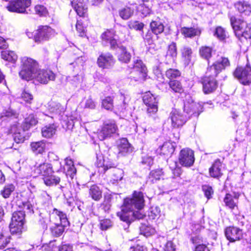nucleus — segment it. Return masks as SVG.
I'll return each instance as SVG.
<instances>
[{
	"label": "nucleus",
	"instance_id": "2",
	"mask_svg": "<svg viewBox=\"0 0 251 251\" xmlns=\"http://www.w3.org/2000/svg\"><path fill=\"white\" fill-rule=\"evenodd\" d=\"M23 67L19 75L27 81L34 79L41 83L47 84L50 80H54L55 74L50 70L38 69L37 62L30 58L25 57L22 59Z\"/></svg>",
	"mask_w": 251,
	"mask_h": 251
},
{
	"label": "nucleus",
	"instance_id": "54",
	"mask_svg": "<svg viewBox=\"0 0 251 251\" xmlns=\"http://www.w3.org/2000/svg\"><path fill=\"white\" fill-rule=\"evenodd\" d=\"M214 35L216 36L220 40H224L226 37V31L222 27H217L216 28Z\"/></svg>",
	"mask_w": 251,
	"mask_h": 251
},
{
	"label": "nucleus",
	"instance_id": "9",
	"mask_svg": "<svg viewBox=\"0 0 251 251\" xmlns=\"http://www.w3.org/2000/svg\"><path fill=\"white\" fill-rule=\"evenodd\" d=\"M179 162L184 167H191L195 161L194 151L189 149L185 148L181 150L179 155Z\"/></svg>",
	"mask_w": 251,
	"mask_h": 251
},
{
	"label": "nucleus",
	"instance_id": "51",
	"mask_svg": "<svg viewBox=\"0 0 251 251\" xmlns=\"http://www.w3.org/2000/svg\"><path fill=\"white\" fill-rule=\"evenodd\" d=\"M24 209L27 210V212L32 214L34 213L33 205L34 201L32 199H29L26 201L23 202Z\"/></svg>",
	"mask_w": 251,
	"mask_h": 251
},
{
	"label": "nucleus",
	"instance_id": "27",
	"mask_svg": "<svg viewBox=\"0 0 251 251\" xmlns=\"http://www.w3.org/2000/svg\"><path fill=\"white\" fill-rule=\"evenodd\" d=\"M163 175V172L162 169L152 170L148 176L147 181L151 183H154L160 180Z\"/></svg>",
	"mask_w": 251,
	"mask_h": 251
},
{
	"label": "nucleus",
	"instance_id": "52",
	"mask_svg": "<svg viewBox=\"0 0 251 251\" xmlns=\"http://www.w3.org/2000/svg\"><path fill=\"white\" fill-rule=\"evenodd\" d=\"M11 238L9 236H4L0 234V249L5 248L10 243Z\"/></svg>",
	"mask_w": 251,
	"mask_h": 251
},
{
	"label": "nucleus",
	"instance_id": "15",
	"mask_svg": "<svg viewBox=\"0 0 251 251\" xmlns=\"http://www.w3.org/2000/svg\"><path fill=\"white\" fill-rule=\"evenodd\" d=\"M239 197L238 194H235L234 196L230 194H226L224 199L226 206L231 210L237 207Z\"/></svg>",
	"mask_w": 251,
	"mask_h": 251
},
{
	"label": "nucleus",
	"instance_id": "21",
	"mask_svg": "<svg viewBox=\"0 0 251 251\" xmlns=\"http://www.w3.org/2000/svg\"><path fill=\"white\" fill-rule=\"evenodd\" d=\"M222 163L219 160H216L209 169V174L211 176L218 178L222 175L221 172Z\"/></svg>",
	"mask_w": 251,
	"mask_h": 251
},
{
	"label": "nucleus",
	"instance_id": "1",
	"mask_svg": "<svg viewBox=\"0 0 251 251\" xmlns=\"http://www.w3.org/2000/svg\"><path fill=\"white\" fill-rule=\"evenodd\" d=\"M145 205L143 193L135 191L131 198L124 200L121 207V210L117 212V216L120 219L129 225L135 219H142L144 215L139 211Z\"/></svg>",
	"mask_w": 251,
	"mask_h": 251
},
{
	"label": "nucleus",
	"instance_id": "23",
	"mask_svg": "<svg viewBox=\"0 0 251 251\" xmlns=\"http://www.w3.org/2000/svg\"><path fill=\"white\" fill-rule=\"evenodd\" d=\"M117 53L118 60L121 62L127 63L131 59L130 53L127 51L126 48L124 46H121L119 47Z\"/></svg>",
	"mask_w": 251,
	"mask_h": 251
},
{
	"label": "nucleus",
	"instance_id": "43",
	"mask_svg": "<svg viewBox=\"0 0 251 251\" xmlns=\"http://www.w3.org/2000/svg\"><path fill=\"white\" fill-rule=\"evenodd\" d=\"M170 88L175 92L181 93L183 92V88L181 83L177 80H170Z\"/></svg>",
	"mask_w": 251,
	"mask_h": 251
},
{
	"label": "nucleus",
	"instance_id": "57",
	"mask_svg": "<svg viewBox=\"0 0 251 251\" xmlns=\"http://www.w3.org/2000/svg\"><path fill=\"white\" fill-rule=\"evenodd\" d=\"M128 26L131 29L141 30L143 28L144 25L143 23H140L138 21H133L129 23Z\"/></svg>",
	"mask_w": 251,
	"mask_h": 251
},
{
	"label": "nucleus",
	"instance_id": "50",
	"mask_svg": "<svg viewBox=\"0 0 251 251\" xmlns=\"http://www.w3.org/2000/svg\"><path fill=\"white\" fill-rule=\"evenodd\" d=\"M170 168L172 171V173L174 176L179 177L181 174V169L180 167L178 166L177 163L176 161H173L170 164Z\"/></svg>",
	"mask_w": 251,
	"mask_h": 251
},
{
	"label": "nucleus",
	"instance_id": "5",
	"mask_svg": "<svg viewBox=\"0 0 251 251\" xmlns=\"http://www.w3.org/2000/svg\"><path fill=\"white\" fill-rule=\"evenodd\" d=\"M231 25L235 36L241 42L251 38V24L232 16L230 19Z\"/></svg>",
	"mask_w": 251,
	"mask_h": 251
},
{
	"label": "nucleus",
	"instance_id": "24",
	"mask_svg": "<svg viewBox=\"0 0 251 251\" xmlns=\"http://www.w3.org/2000/svg\"><path fill=\"white\" fill-rule=\"evenodd\" d=\"M180 32L185 37L188 38L199 36L201 33V31L199 28L194 27H183L181 28Z\"/></svg>",
	"mask_w": 251,
	"mask_h": 251
},
{
	"label": "nucleus",
	"instance_id": "20",
	"mask_svg": "<svg viewBox=\"0 0 251 251\" xmlns=\"http://www.w3.org/2000/svg\"><path fill=\"white\" fill-rule=\"evenodd\" d=\"M235 8L241 13L249 15L251 13V7L246 1H239L234 4Z\"/></svg>",
	"mask_w": 251,
	"mask_h": 251
},
{
	"label": "nucleus",
	"instance_id": "55",
	"mask_svg": "<svg viewBox=\"0 0 251 251\" xmlns=\"http://www.w3.org/2000/svg\"><path fill=\"white\" fill-rule=\"evenodd\" d=\"M111 197L110 196H105L103 203L101 204L102 209L105 212H108L111 207Z\"/></svg>",
	"mask_w": 251,
	"mask_h": 251
},
{
	"label": "nucleus",
	"instance_id": "60",
	"mask_svg": "<svg viewBox=\"0 0 251 251\" xmlns=\"http://www.w3.org/2000/svg\"><path fill=\"white\" fill-rule=\"evenodd\" d=\"M202 190L204 193L205 197L208 199L211 198V195L213 193L212 187L209 185H203L202 186Z\"/></svg>",
	"mask_w": 251,
	"mask_h": 251
},
{
	"label": "nucleus",
	"instance_id": "49",
	"mask_svg": "<svg viewBox=\"0 0 251 251\" xmlns=\"http://www.w3.org/2000/svg\"><path fill=\"white\" fill-rule=\"evenodd\" d=\"M212 49L209 47H202L200 49V54L201 56L208 60L211 56Z\"/></svg>",
	"mask_w": 251,
	"mask_h": 251
},
{
	"label": "nucleus",
	"instance_id": "4",
	"mask_svg": "<svg viewBox=\"0 0 251 251\" xmlns=\"http://www.w3.org/2000/svg\"><path fill=\"white\" fill-rule=\"evenodd\" d=\"M229 65L227 58L221 57L212 65L207 68L206 75L201 79L202 90L205 94H209L215 91L218 87V82L215 77L226 67Z\"/></svg>",
	"mask_w": 251,
	"mask_h": 251
},
{
	"label": "nucleus",
	"instance_id": "17",
	"mask_svg": "<svg viewBox=\"0 0 251 251\" xmlns=\"http://www.w3.org/2000/svg\"><path fill=\"white\" fill-rule=\"evenodd\" d=\"M126 98L122 94L120 96V101L116 103L114 106L113 110L116 113H125L126 111L128 106V103L126 101Z\"/></svg>",
	"mask_w": 251,
	"mask_h": 251
},
{
	"label": "nucleus",
	"instance_id": "56",
	"mask_svg": "<svg viewBox=\"0 0 251 251\" xmlns=\"http://www.w3.org/2000/svg\"><path fill=\"white\" fill-rule=\"evenodd\" d=\"M34 9L36 13L40 16H45L48 13L47 8L43 5H37L35 6Z\"/></svg>",
	"mask_w": 251,
	"mask_h": 251
},
{
	"label": "nucleus",
	"instance_id": "31",
	"mask_svg": "<svg viewBox=\"0 0 251 251\" xmlns=\"http://www.w3.org/2000/svg\"><path fill=\"white\" fill-rule=\"evenodd\" d=\"M181 53L185 63L189 64L191 60L193 51L191 48L189 47L184 46L181 49Z\"/></svg>",
	"mask_w": 251,
	"mask_h": 251
},
{
	"label": "nucleus",
	"instance_id": "26",
	"mask_svg": "<svg viewBox=\"0 0 251 251\" xmlns=\"http://www.w3.org/2000/svg\"><path fill=\"white\" fill-rule=\"evenodd\" d=\"M56 126L54 124H49L42 128V136L47 138L52 137L56 132Z\"/></svg>",
	"mask_w": 251,
	"mask_h": 251
},
{
	"label": "nucleus",
	"instance_id": "62",
	"mask_svg": "<svg viewBox=\"0 0 251 251\" xmlns=\"http://www.w3.org/2000/svg\"><path fill=\"white\" fill-rule=\"evenodd\" d=\"M113 33L110 31H107L101 35V38L103 41L106 42H109L114 38Z\"/></svg>",
	"mask_w": 251,
	"mask_h": 251
},
{
	"label": "nucleus",
	"instance_id": "12",
	"mask_svg": "<svg viewBox=\"0 0 251 251\" xmlns=\"http://www.w3.org/2000/svg\"><path fill=\"white\" fill-rule=\"evenodd\" d=\"M225 235L231 242L240 240L243 238V231L239 228L229 226L225 229Z\"/></svg>",
	"mask_w": 251,
	"mask_h": 251
},
{
	"label": "nucleus",
	"instance_id": "59",
	"mask_svg": "<svg viewBox=\"0 0 251 251\" xmlns=\"http://www.w3.org/2000/svg\"><path fill=\"white\" fill-rule=\"evenodd\" d=\"M112 226V222L109 219H103L100 221V227L101 230H107Z\"/></svg>",
	"mask_w": 251,
	"mask_h": 251
},
{
	"label": "nucleus",
	"instance_id": "42",
	"mask_svg": "<svg viewBox=\"0 0 251 251\" xmlns=\"http://www.w3.org/2000/svg\"><path fill=\"white\" fill-rule=\"evenodd\" d=\"M175 151L173 145L169 142L163 144L161 148V153L164 155H169L172 154Z\"/></svg>",
	"mask_w": 251,
	"mask_h": 251
},
{
	"label": "nucleus",
	"instance_id": "41",
	"mask_svg": "<svg viewBox=\"0 0 251 251\" xmlns=\"http://www.w3.org/2000/svg\"><path fill=\"white\" fill-rule=\"evenodd\" d=\"M102 106L107 110L112 111L114 109L113 99L111 97H106L102 100Z\"/></svg>",
	"mask_w": 251,
	"mask_h": 251
},
{
	"label": "nucleus",
	"instance_id": "39",
	"mask_svg": "<svg viewBox=\"0 0 251 251\" xmlns=\"http://www.w3.org/2000/svg\"><path fill=\"white\" fill-rule=\"evenodd\" d=\"M56 215L58 217L60 222V224L63 225L64 226H66L67 224L68 223V221L66 214L54 208L51 216L53 217Z\"/></svg>",
	"mask_w": 251,
	"mask_h": 251
},
{
	"label": "nucleus",
	"instance_id": "28",
	"mask_svg": "<svg viewBox=\"0 0 251 251\" xmlns=\"http://www.w3.org/2000/svg\"><path fill=\"white\" fill-rule=\"evenodd\" d=\"M134 70H139L140 71L139 72L140 77L143 78L145 75H147V68L141 60L136 59L134 61L132 71Z\"/></svg>",
	"mask_w": 251,
	"mask_h": 251
},
{
	"label": "nucleus",
	"instance_id": "18",
	"mask_svg": "<svg viewBox=\"0 0 251 251\" xmlns=\"http://www.w3.org/2000/svg\"><path fill=\"white\" fill-rule=\"evenodd\" d=\"M35 171L39 174L41 175L44 177L50 174H52V165L48 163H43L40 164L36 169Z\"/></svg>",
	"mask_w": 251,
	"mask_h": 251
},
{
	"label": "nucleus",
	"instance_id": "37",
	"mask_svg": "<svg viewBox=\"0 0 251 251\" xmlns=\"http://www.w3.org/2000/svg\"><path fill=\"white\" fill-rule=\"evenodd\" d=\"M43 179L45 184L49 186L53 185H57L60 181V179L59 177L53 176L52 174L44 176Z\"/></svg>",
	"mask_w": 251,
	"mask_h": 251
},
{
	"label": "nucleus",
	"instance_id": "13",
	"mask_svg": "<svg viewBox=\"0 0 251 251\" xmlns=\"http://www.w3.org/2000/svg\"><path fill=\"white\" fill-rule=\"evenodd\" d=\"M97 62L100 67L109 68L114 65L115 60L110 53H102L98 58Z\"/></svg>",
	"mask_w": 251,
	"mask_h": 251
},
{
	"label": "nucleus",
	"instance_id": "36",
	"mask_svg": "<svg viewBox=\"0 0 251 251\" xmlns=\"http://www.w3.org/2000/svg\"><path fill=\"white\" fill-rule=\"evenodd\" d=\"M15 187L13 184H7L4 185L0 191V194L5 199L8 198L12 192L14 191Z\"/></svg>",
	"mask_w": 251,
	"mask_h": 251
},
{
	"label": "nucleus",
	"instance_id": "8",
	"mask_svg": "<svg viewBox=\"0 0 251 251\" xmlns=\"http://www.w3.org/2000/svg\"><path fill=\"white\" fill-rule=\"evenodd\" d=\"M55 35L54 30L50 27L44 25L40 26L34 35V40L36 42L40 43L47 41L54 37Z\"/></svg>",
	"mask_w": 251,
	"mask_h": 251
},
{
	"label": "nucleus",
	"instance_id": "61",
	"mask_svg": "<svg viewBox=\"0 0 251 251\" xmlns=\"http://www.w3.org/2000/svg\"><path fill=\"white\" fill-rule=\"evenodd\" d=\"M64 170L66 171V175L69 176L70 177L73 179L76 172V170L75 166H68L67 168H64Z\"/></svg>",
	"mask_w": 251,
	"mask_h": 251
},
{
	"label": "nucleus",
	"instance_id": "6",
	"mask_svg": "<svg viewBox=\"0 0 251 251\" xmlns=\"http://www.w3.org/2000/svg\"><path fill=\"white\" fill-rule=\"evenodd\" d=\"M25 214L22 211L14 212L9 225L10 231L12 234L21 233L25 224Z\"/></svg>",
	"mask_w": 251,
	"mask_h": 251
},
{
	"label": "nucleus",
	"instance_id": "58",
	"mask_svg": "<svg viewBox=\"0 0 251 251\" xmlns=\"http://www.w3.org/2000/svg\"><path fill=\"white\" fill-rule=\"evenodd\" d=\"M76 29L79 33L80 36H83L85 35V30L86 27L83 26L82 23L80 20H77L75 25Z\"/></svg>",
	"mask_w": 251,
	"mask_h": 251
},
{
	"label": "nucleus",
	"instance_id": "47",
	"mask_svg": "<svg viewBox=\"0 0 251 251\" xmlns=\"http://www.w3.org/2000/svg\"><path fill=\"white\" fill-rule=\"evenodd\" d=\"M180 72L176 69H170L166 72V76L170 80H174L180 76Z\"/></svg>",
	"mask_w": 251,
	"mask_h": 251
},
{
	"label": "nucleus",
	"instance_id": "29",
	"mask_svg": "<svg viewBox=\"0 0 251 251\" xmlns=\"http://www.w3.org/2000/svg\"><path fill=\"white\" fill-rule=\"evenodd\" d=\"M17 125H14L11 126V131L14 132L13 139L14 141L18 144L22 143L25 140L24 130L22 132L18 131L16 130Z\"/></svg>",
	"mask_w": 251,
	"mask_h": 251
},
{
	"label": "nucleus",
	"instance_id": "10",
	"mask_svg": "<svg viewBox=\"0 0 251 251\" xmlns=\"http://www.w3.org/2000/svg\"><path fill=\"white\" fill-rule=\"evenodd\" d=\"M117 129V126L114 121L105 123L101 130L98 132V137L100 141H103L116 133Z\"/></svg>",
	"mask_w": 251,
	"mask_h": 251
},
{
	"label": "nucleus",
	"instance_id": "46",
	"mask_svg": "<svg viewBox=\"0 0 251 251\" xmlns=\"http://www.w3.org/2000/svg\"><path fill=\"white\" fill-rule=\"evenodd\" d=\"M177 55V48L176 43L172 42L168 47V50L167 52L166 57H171L173 60L174 59Z\"/></svg>",
	"mask_w": 251,
	"mask_h": 251
},
{
	"label": "nucleus",
	"instance_id": "14",
	"mask_svg": "<svg viewBox=\"0 0 251 251\" xmlns=\"http://www.w3.org/2000/svg\"><path fill=\"white\" fill-rule=\"evenodd\" d=\"M72 5L77 14L82 17H87L88 7L86 3L81 0H73Z\"/></svg>",
	"mask_w": 251,
	"mask_h": 251
},
{
	"label": "nucleus",
	"instance_id": "44",
	"mask_svg": "<svg viewBox=\"0 0 251 251\" xmlns=\"http://www.w3.org/2000/svg\"><path fill=\"white\" fill-rule=\"evenodd\" d=\"M141 233L145 236H149L153 234L155 232L154 229L150 226L146 224H142L140 227Z\"/></svg>",
	"mask_w": 251,
	"mask_h": 251
},
{
	"label": "nucleus",
	"instance_id": "3",
	"mask_svg": "<svg viewBox=\"0 0 251 251\" xmlns=\"http://www.w3.org/2000/svg\"><path fill=\"white\" fill-rule=\"evenodd\" d=\"M202 107L199 103L194 102L191 98L187 99L184 102V115L177 109H174L170 113L169 118L174 128L181 127L190 117H198L202 111Z\"/></svg>",
	"mask_w": 251,
	"mask_h": 251
},
{
	"label": "nucleus",
	"instance_id": "45",
	"mask_svg": "<svg viewBox=\"0 0 251 251\" xmlns=\"http://www.w3.org/2000/svg\"><path fill=\"white\" fill-rule=\"evenodd\" d=\"M17 113L11 109L4 110L1 114L0 119L2 121L6 120L7 118H17Z\"/></svg>",
	"mask_w": 251,
	"mask_h": 251
},
{
	"label": "nucleus",
	"instance_id": "30",
	"mask_svg": "<svg viewBox=\"0 0 251 251\" xmlns=\"http://www.w3.org/2000/svg\"><path fill=\"white\" fill-rule=\"evenodd\" d=\"M37 123V119L33 114H30L25 118L22 124V128L24 131L28 130L31 126H34Z\"/></svg>",
	"mask_w": 251,
	"mask_h": 251
},
{
	"label": "nucleus",
	"instance_id": "33",
	"mask_svg": "<svg viewBox=\"0 0 251 251\" xmlns=\"http://www.w3.org/2000/svg\"><path fill=\"white\" fill-rule=\"evenodd\" d=\"M134 9L131 7L126 6L119 10L120 17L124 20L129 19L133 14Z\"/></svg>",
	"mask_w": 251,
	"mask_h": 251
},
{
	"label": "nucleus",
	"instance_id": "19",
	"mask_svg": "<svg viewBox=\"0 0 251 251\" xmlns=\"http://www.w3.org/2000/svg\"><path fill=\"white\" fill-rule=\"evenodd\" d=\"M32 151L36 154H42L45 152L46 148V141L41 140L30 143Z\"/></svg>",
	"mask_w": 251,
	"mask_h": 251
},
{
	"label": "nucleus",
	"instance_id": "7",
	"mask_svg": "<svg viewBox=\"0 0 251 251\" xmlns=\"http://www.w3.org/2000/svg\"><path fill=\"white\" fill-rule=\"evenodd\" d=\"M234 76L243 85L251 83V68L249 65L245 67H238L234 72Z\"/></svg>",
	"mask_w": 251,
	"mask_h": 251
},
{
	"label": "nucleus",
	"instance_id": "16",
	"mask_svg": "<svg viewBox=\"0 0 251 251\" xmlns=\"http://www.w3.org/2000/svg\"><path fill=\"white\" fill-rule=\"evenodd\" d=\"M117 148L119 154L121 155H125L126 153L132 151L131 147L127 140L126 138H122L118 141Z\"/></svg>",
	"mask_w": 251,
	"mask_h": 251
},
{
	"label": "nucleus",
	"instance_id": "63",
	"mask_svg": "<svg viewBox=\"0 0 251 251\" xmlns=\"http://www.w3.org/2000/svg\"><path fill=\"white\" fill-rule=\"evenodd\" d=\"M153 73L156 76L157 79L159 81H162V80L163 79V75L162 74V71L159 66H156L154 68Z\"/></svg>",
	"mask_w": 251,
	"mask_h": 251
},
{
	"label": "nucleus",
	"instance_id": "25",
	"mask_svg": "<svg viewBox=\"0 0 251 251\" xmlns=\"http://www.w3.org/2000/svg\"><path fill=\"white\" fill-rule=\"evenodd\" d=\"M89 196L93 200L98 201L102 198V191L97 185H93L89 188Z\"/></svg>",
	"mask_w": 251,
	"mask_h": 251
},
{
	"label": "nucleus",
	"instance_id": "64",
	"mask_svg": "<svg viewBox=\"0 0 251 251\" xmlns=\"http://www.w3.org/2000/svg\"><path fill=\"white\" fill-rule=\"evenodd\" d=\"M96 106V102L91 98H89L85 101V108L94 109Z\"/></svg>",
	"mask_w": 251,
	"mask_h": 251
},
{
	"label": "nucleus",
	"instance_id": "35",
	"mask_svg": "<svg viewBox=\"0 0 251 251\" xmlns=\"http://www.w3.org/2000/svg\"><path fill=\"white\" fill-rule=\"evenodd\" d=\"M1 57L5 60L15 63L18 56L13 51L5 50L2 51L1 53Z\"/></svg>",
	"mask_w": 251,
	"mask_h": 251
},
{
	"label": "nucleus",
	"instance_id": "48",
	"mask_svg": "<svg viewBox=\"0 0 251 251\" xmlns=\"http://www.w3.org/2000/svg\"><path fill=\"white\" fill-rule=\"evenodd\" d=\"M138 10L143 16H147L149 15L151 12V7L148 4L142 3L140 4L138 8Z\"/></svg>",
	"mask_w": 251,
	"mask_h": 251
},
{
	"label": "nucleus",
	"instance_id": "11",
	"mask_svg": "<svg viewBox=\"0 0 251 251\" xmlns=\"http://www.w3.org/2000/svg\"><path fill=\"white\" fill-rule=\"evenodd\" d=\"M30 5V1L29 0H16L10 2L7 9L10 12L24 13L26 12V8Z\"/></svg>",
	"mask_w": 251,
	"mask_h": 251
},
{
	"label": "nucleus",
	"instance_id": "40",
	"mask_svg": "<svg viewBox=\"0 0 251 251\" xmlns=\"http://www.w3.org/2000/svg\"><path fill=\"white\" fill-rule=\"evenodd\" d=\"M143 101L147 106L157 105L158 103L156 98L150 93L147 94L144 96Z\"/></svg>",
	"mask_w": 251,
	"mask_h": 251
},
{
	"label": "nucleus",
	"instance_id": "32",
	"mask_svg": "<svg viewBox=\"0 0 251 251\" xmlns=\"http://www.w3.org/2000/svg\"><path fill=\"white\" fill-rule=\"evenodd\" d=\"M150 27L152 32L155 35L161 33L164 30L163 24L159 21H152L150 24Z\"/></svg>",
	"mask_w": 251,
	"mask_h": 251
},
{
	"label": "nucleus",
	"instance_id": "34",
	"mask_svg": "<svg viewBox=\"0 0 251 251\" xmlns=\"http://www.w3.org/2000/svg\"><path fill=\"white\" fill-rule=\"evenodd\" d=\"M49 110L51 112L56 115H61L64 112L65 108L59 103L51 102L50 104Z\"/></svg>",
	"mask_w": 251,
	"mask_h": 251
},
{
	"label": "nucleus",
	"instance_id": "22",
	"mask_svg": "<svg viewBox=\"0 0 251 251\" xmlns=\"http://www.w3.org/2000/svg\"><path fill=\"white\" fill-rule=\"evenodd\" d=\"M96 165L98 168H101V172L105 173L108 169L114 167L115 164L108 161L105 160L101 156L97 157Z\"/></svg>",
	"mask_w": 251,
	"mask_h": 251
},
{
	"label": "nucleus",
	"instance_id": "53",
	"mask_svg": "<svg viewBox=\"0 0 251 251\" xmlns=\"http://www.w3.org/2000/svg\"><path fill=\"white\" fill-rule=\"evenodd\" d=\"M21 97L22 99L27 103H31L33 99V95L29 92L28 90H24L22 94Z\"/></svg>",
	"mask_w": 251,
	"mask_h": 251
},
{
	"label": "nucleus",
	"instance_id": "38",
	"mask_svg": "<svg viewBox=\"0 0 251 251\" xmlns=\"http://www.w3.org/2000/svg\"><path fill=\"white\" fill-rule=\"evenodd\" d=\"M64 226L63 225L60 224H54L50 228L52 235L55 237L61 236L64 231Z\"/></svg>",
	"mask_w": 251,
	"mask_h": 251
}]
</instances>
